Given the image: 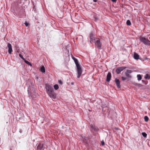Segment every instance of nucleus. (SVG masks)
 Returning a JSON list of instances; mask_svg holds the SVG:
<instances>
[{
	"instance_id": "1",
	"label": "nucleus",
	"mask_w": 150,
	"mask_h": 150,
	"mask_svg": "<svg viewBox=\"0 0 150 150\" xmlns=\"http://www.w3.org/2000/svg\"><path fill=\"white\" fill-rule=\"evenodd\" d=\"M74 59V61L77 68V71L78 73L77 78H79L82 74V70L81 68L80 67V66L78 62L77 59Z\"/></svg>"
},
{
	"instance_id": "2",
	"label": "nucleus",
	"mask_w": 150,
	"mask_h": 150,
	"mask_svg": "<svg viewBox=\"0 0 150 150\" xmlns=\"http://www.w3.org/2000/svg\"><path fill=\"white\" fill-rule=\"evenodd\" d=\"M140 41L143 42L145 45H150V41L144 37H140Z\"/></svg>"
},
{
	"instance_id": "3",
	"label": "nucleus",
	"mask_w": 150,
	"mask_h": 150,
	"mask_svg": "<svg viewBox=\"0 0 150 150\" xmlns=\"http://www.w3.org/2000/svg\"><path fill=\"white\" fill-rule=\"evenodd\" d=\"M45 87L47 93L49 92H51L52 91H54L53 87L49 84H45Z\"/></svg>"
},
{
	"instance_id": "4",
	"label": "nucleus",
	"mask_w": 150,
	"mask_h": 150,
	"mask_svg": "<svg viewBox=\"0 0 150 150\" xmlns=\"http://www.w3.org/2000/svg\"><path fill=\"white\" fill-rule=\"evenodd\" d=\"M47 93L51 98L54 99L56 98V94L54 92V91H52L51 92H49Z\"/></svg>"
},
{
	"instance_id": "5",
	"label": "nucleus",
	"mask_w": 150,
	"mask_h": 150,
	"mask_svg": "<svg viewBox=\"0 0 150 150\" xmlns=\"http://www.w3.org/2000/svg\"><path fill=\"white\" fill-rule=\"evenodd\" d=\"M126 68V67H118L116 69V72L117 74H119L122 71Z\"/></svg>"
},
{
	"instance_id": "6",
	"label": "nucleus",
	"mask_w": 150,
	"mask_h": 150,
	"mask_svg": "<svg viewBox=\"0 0 150 150\" xmlns=\"http://www.w3.org/2000/svg\"><path fill=\"white\" fill-rule=\"evenodd\" d=\"M95 46L98 49H101V44L99 40H97L95 42Z\"/></svg>"
},
{
	"instance_id": "7",
	"label": "nucleus",
	"mask_w": 150,
	"mask_h": 150,
	"mask_svg": "<svg viewBox=\"0 0 150 150\" xmlns=\"http://www.w3.org/2000/svg\"><path fill=\"white\" fill-rule=\"evenodd\" d=\"M7 47L8 48V52L9 54H11L13 51L11 45L10 43H8L7 44Z\"/></svg>"
},
{
	"instance_id": "8",
	"label": "nucleus",
	"mask_w": 150,
	"mask_h": 150,
	"mask_svg": "<svg viewBox=\"0 0 150 150\" xmlns=\"http://www.w3.org/2000/svg\"><path fill=\"white\" fill-rule=\"evenodd\" d=\"M37 150H43V144L40 143L37 147Z\"/></svg>"
},
{
	"instance_id": "9",
	"label": "nucleus",
	"mask_w": 150,
	"mask_h": 150,
	"mask_svg": "<svg viewBox=\"0 0 150 150\" xmlns=\"http://www.w3.org/2000/svg\"><path fill=\"white\" fill-rule=\"evenodd\" d=\"M111 74L110 72H108L107 76L106 81L107 82H109L111 79Z\"/></svg>"
},
{
	"instance_id": "10",
	"label": "nucleus",
	"mask_w": 150,
	"mask_h": 150,
	"mask_svg": "<svg viewBox=\"0 0 150 150\" xmlns=\"http://www.w3.org/2000/svg\"><path fill=\"white\" fill-rule=\"evenodd\" d=\"M115 81L117 87L118 88H120V82L119 81V80L118 79L116 78L115 79Z\"/></svg>"
},
{
	"instance_id": "11",
	"label": "nucleus",
	"mask_w": 150,
	"mask_h": 150,
	"mask_svg": "<svg viewBox=\"0 0 150 150\" xmlns=\"http://www.w3.org/2000/svg\"><path fill=\"white\" fill-rule=\"evenodd\" d=\"M90 42L91 43H92L95 40V39L94 37L93 36V35L92 33H91L90 34Z\"/></svg>"
},
{
	"instance_id": "12",
	"label": "nucleus",
	"mask_w": 150,
	"mask_h": 150,
	"mask_svg": "<svg viewBox=\"0 0 150 150\" xmlns=\"http://www.w3.org/2000/svg\"><path fill=\"white\" fill-rule=\"evenodd\" d=\"M139 55L136 52H134V59H138L139 58Z\"/></svg>"
},
{
	"instance_id": "13",
	"label": "nucleus",
	"mask_w": 150,
	"mask_h": 150,
	"mask_svg": "<svg viewBox=\"0 0 150 150\" xmlns=\"http://www.w3.org/2000/svg\"><path fill=\"white\" fill-rule=\"evenodd\" d=\"M40 71L42 73H45V69L44 67L42 66L40 68Z\"/></svg>"
},
{
	"instance_id": "14",
	"label": "nucleus",
	"mask_w": 150,
	"mask_h": 150,
	"mask_svg": "<svg viewBox=\"0 0 150 150\" xmlns=\"http://www.w3.org/2000/svg\"><path fill=\"white\" fill-rule=\"evenodd\" d=\"M144 78L146 79H150V75L148 74H146L145 75Z\"/></svg>"
},
{
	"instance_id": "15",
	"label": "nucleus",
	"mask_w": 150,
	"mask_h": 150,
	"mask_svg": "<svg viewBox=\"0 0 150 150\" xmlns=\"http://www.w3.org/2000/svg\"><path fill=\"white\" fill-rule=\"evenodd\" d=\"M137 79L138 80H140L142 79V76L140 74L137 75Z\"/></svg>"
},
{
	"instance_id": "16",
	"label": "nucleus",
	"mask_w": 150,
	"mask_h": 150,
	"mask_svg": "<svg viewBox=\"0 0 150 150\" xmlns=\"http://www.w3.org/2000/svg\"><path fill=\"white\" fill-rule=\"evenodd\" d=\"M126 24L128 25H130L131 24V23L129 20H127V21Z\"/></svg>"
},
{
	"instance_id": "17",
	"label": "nucleus",
	"mask_w": 150,
	"mask_h": 150,
	"mask_svg": "<svg viewBox=\"0 0 150 150\" xmlns=\"http://www.w3.org/2000/svg\"><path fill=\"white\" fill-rule=\"evenodd\" d=\"M54 87L55 90H57L59 88V86L57 84L55 85Z\"/></svg>"
},
{
	"instance_id": "18",
	"label": "nucleus",
	"mask_w": 150,
	"mask_h": 150,
	"mask_svg": "<svg viewBox=\"0 0 150 150\" xmlns=\"http://www.w3.org/2000/svg\"><path fill=\"white\" fill-rule=\"evenodd\" d=\"M144 120L145 122H146L149 120V118L147 116H145L144 117Z\"/></svg>"
},
{
	"instance_id": "19",
	"label": "nucleus",
	"mask_w": 150,
	"mask_h": 150,
	"mask_svg": "<svg viewBox=\"0 0 150 150\" xmlns=\"http://www.w3.org/2000/svg\"><path fill=\"white\" fill-rule=\"evenodd\" d=\"M23 60L25 62L28 64L31 65V63L28 61H27L25 59Z\"/></svg>"
},
{
	"instance_id": "20",
	"label": "nucleus",
	"mask_w": 150,
	"mask_h": 150,
	"mask_svg": "<svg viewBox=\"0 0 150 150\" xmlns=\"http://www.w3.org/2000/svg\"><path fill=\"white\" fill-rule=\"evenodd\" d=\"M132 72V71L131 70H127L125 73H128V74H129Z\"/></svg>"
},
{
	"instance_id": "21",
	"label": "nucleus",
	"mask_w": 150,
	"mask_h": 150,
	"mask_svg": "<svg viewBox=\"0 0 150 150\" xmlns=\"http://www.w3.org/2000/svg\"><path fill=\"white\" fill-rule=\"evenodd\" d=\"M142 136L145 137H146L147 136V134L145 132H142Z\"/></svg>"
},
{
	"instance_id": "22",
	"label": "nucleus",
	"mask_w": 150,
	"mask_h": 150,
	"mask_svg": "<svg viewBox=\"0 0 150 150\" xmlns=\"http://www.w3.org/2000/svg\"><path fill=\"white\" fill-rule=\"evenodd\" d=\"M93 129L95 131H97L98 130V129L97 127L95 126Z\"/></svg>"
},
{
	"instance_id": "23",
	"label": "nucleus",
	"mask_w": 150,
	"mask_h": 150,
	"mask_svg": "<svg viewBox=\"0 0 150 150\" xmlns=\"http://www.w3.org/2000/svg\"><path fill=\"white\" fill-rule=\"evenodd\" d=\"M125 75L127 77H131V76L129 74H128V73H125Z\"/></svg>"
},
{
	"instance_id": "24",
	"label": "nucleus",
	"mask_w": 150,
	"mask_h": 150,
	"mask_svg": "<svg viewBox=\"0 0 150 150\" xmlns=\"http://www.w3.org/2000/svg\"><path fill=\"white\" fill-rule=\"evenodd\" d=\"M96 126L94 125V124H93V125H91V128L92 129H93L94 128V127H95Z\"/></svg>"
},
{
	"instance_id": "25",
	"label": "nucleus",
	"mask_w": 150,
	"mask_h": 150,
	"mask_svg": "<svg viewBox=\"0 0 150 150\" xmlns=\"http://www.w3.org/2000/svg\"><path fill=\"white\" fill-rule=\"evenodd\" d=\"M96 126L94 125V124H93V125H91V128L92 129H93L94 128V127H95Z\"/></svg>"
},
{
	"instance_id": "26",
	"label": "nucleus",
	"mask_w": 150,
	"mask_h": 150,
	"mask_svg": "<svg viewBox=\"0 0 150 150\" xmlns=\"http://www.w3.org/2000/svg\"><path fill=\"white\" fill-rule=\"evenodd\" d=\"M19 56L23 60H24L25 59L23 57V56L21 54H19Z\"/></svg>"
},
{
	"instance_id": "27",
	"label": "nucleus",
	"mask_w": 150,
	"mask_h": 150,
	"mask_svg": "<svg viewBox=\"0 0 150 150\" xmlns=\"http://www.w3.org/2000/svg\"><path fill=\"white\" fill-rule=\"evenodd\" d=\"M122 79L123 81H125L126 79V78L124 77H122Z\"/></svg>"
},
{
	"instance_id": "28",
	"label": "nucleus",
	"mask_w": 150,
	"mask_h": 150,
	"mask_svg": "<svg viewBox=\"0 0 150 150\" xmlns=\"http://www.w3.org/2000/svg\"><path fill=\"white\" fill-rule=\"evenodd\" d=\"M101 144L102 145H103V146H104V145H105V142L104 141H102L101 142Z\"/></svg>"
},
{
	"instance_id": "29",
	"label": "nucleus",
	"mask_w": 150,
	"mask_h": 150,
	"mask_svg": "<svg viewBox=\"0 0 150 150\" xmlns=\"http://www.w3.org/2000/svg\"><path fill=\"white\" fill-rule=\"evenodd\" d=\"M25 26H26V27H27V26H28V23H27V22H25Z\"/></svg>"
},
{
	"instance_id": "30",
	"label": "nucleus",
	"mask_w": 150,
	"mask_h": 150,
	"mask_svg": "<svg viewBox=\"0 0 150 150\" xmlns=\"http://www.w3.org/2000/svg\"><path fill=\"white\" fill-rule=\"evenodd\" d=\"M94 19H95L96 21H97L98 20V18L96 17H94Z\"/></svg>"
},
{
	"instance_id": "31",
	"label": "nucleus",
	"mask_w": 150,
	"mask_h": 150,
	"mask_svg": "<svg viewBox=\"0 0 150 150\" xmlns=\"http://www.w3.org/2000/svg\"><path fill=\"white\" fill-rule=\"evenodd\" d=\"M112 2H116L117 0H111Z\"/></svg>"
},
{
	"instance_id": "32",
	"label": "nucleus",
	"mask_w": 150,
	"mask_h": 150,
	"mask_svg": "<svg viewBox=\"0 0 150 150\" xmlns=\"http://www.w3.org/2000/svg\"><path fill=\"white\" fill-rule=\"evenodd\" d=\"M59 83L60 84L62 83V81H61L59 80Z\"/></svg>"
},
{
	"instance_id": "33",
	"label": "nucleus",
	"mask_w": 150,
	"mask_h": 150,
	"mask_svg": "<svg viewBox=\"0 0 150 150\" xmlns=\"http://www.w3.org/2000/svg\"><path fill=\"white\" fill-rule=\"evenodd\" d=\"M83 138L85 139H87V137H85L84 136H83V137H82Z\"/></svg>"
},
{
	"instance_id": "34",
	"label": "nucleus",
	"mask_w": 150,
	"mask_h": 150,
	"mask_svg": "<svg viewBox=\"0 0 150 150\" xmlns=\"http://www.w3.org/2000/svg\"><path fill=\"white\" fill-rule=\"evenodd\" d=\"M97 0H93V1L95 2H97Z\"/></svg>"
},
{
	"instance_id": "35",
	"label": "nucleus",
	"mask_w": 150,
	"mask_h": 150,
	"mask_svg": "<svg viewBox=\"0 0 150 150\" xmlns=\"http://www.w3.org/2000/svg\"><path fill=\"white\" fill-rule=\"evenodd\" d=\"M72 58L74 60V59H76V58H75L74 57H73Z\"/></svg>"
},
{
	"instance_id": "36",
	"label": "nucleus",
	"mask_w": 150,
	"mask_h": 150,
	"mask_svg": "<svg viewBox=\"0 0 150 150\" xmlns=\"http://www.w3.org/2000/svg\"><path fill=\"white\" fill-rule=\"evenodd\" d=\"M74 84V83L73 82H72L71 83V84L72 85H73Z\"/></svg>"
},
{
	"instance_id": "37",
	"label": "nucleus",
	"mask_w": 150,
	"mask_h": 150,
	"mask_svg": "<svg viewBox=\"0 0 150 150\" xmlns=\"http://www.w3.org/2000/svg\"><path fill=\"white\" fill-rule=\"evenodd\" d=\"M147 83H148V82L147 81V82H146V83H145V84H147Z\"/></svg>"
},
{
	"instance_id": "38",
	"label": "nucleus",
	"mask_w": 150,
	"mask_h": 150,
	"mask_svg": "<svg viewBox=\"0 0 150 150\" xmlns=\"http://www.w3.org/2000/svg\"><path fill=\"white\" fill-rule=\"evenodd\" d=\"M149 40H150V37L149 38Z\"/></svg>"
}]
</instances>
